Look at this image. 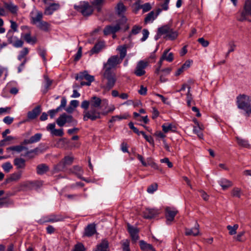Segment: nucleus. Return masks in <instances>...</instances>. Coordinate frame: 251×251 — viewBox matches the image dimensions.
Returning <instances> with one entry per match:
<instances>
[{
  "label": "nucleus",
  "instance_id": "f257e3e1",
  "mask_svg": "<svg viewBox=\"0 0 251 251\" xmlns=\"http://www.w3.org/2000/svg\"><path fill=\"white\" fill-rule=\"evenodd\" d=\"M90 109L84 112L83 119L84 121L90 119L95 121L101 118V112L100 111L101 99L96 96L92 97L90 100Z\"/></svg>",
  "mask_w": 251,
  "mask_h": 251
},
{
  "label": "nucleus",
  "instance_id": "f03ea898",
  "mask_svg": "<svg viewBox=\"0 0 251 251\" xmlns=\"http://www.w3.org/2000/svg\"><path fill=\"white\" fill-rule=\"evenodd\" d=\"M30 23L35 25L38 28L45 32H48L50 29V24L43 20V14L36 9H34L29 15Z\"/></svg>",
  "mask_w": 251,
  "mask_h": 251
},
{
  "label": "nucleus",
  "instance_id": "7ed1b4c3",
  "mask_svg": "<svg viewBox=\"0 0 251 251\" xmlns=\"http://www.w3.org/2000/svg\"><path fill=\"white\" fill-rule=\"evenodd\" d=\"M236 103L238 108L243 110L249 116L251 113V98L246 95H239L236 98Z\"/></svg>",
  "mask_w": 251,
  "mask_h": 251
},
{
  "label": "nucleus",
  "instance_id": "20e7f679",
  "mask_svg": "<svg viewBox=\"0 0 251 251\" xmlns=\"http://www.w3.org/2000/svg\"><path fill=\"white\" fill-rule=\"evenodd\" d=\"M237 20L240 22L247 21L251 22V0L245 1L243 9L237 17Z\"/></svg>",
  "mask_w": 251,
  "mask_h": 251
},
{
  "label": "nucleus",
  "instance_id": "39448f33",
  "mask_svg": "<svg viewBox=\"0 0 251 251\" xmlns=\"http://www.w3.org/2000/svg\"><path fill=\"white\" fill-rule=\"evenodd\" d=\"M159 32L165 35V38L171 40L176 39L178 36V32L176 30H174L169 25L159 27Z\"/></svg>",
  "mask_w": 251,
  "mask_h": 251
},
{
  "label": "nucleus",
  "instance_id": "423d86ee",
  "mask_svg": "<svg viewBox=\"0 0 251 251\" xmlns=\"http://www.w3.org/2000/svg\"><path fill=\"white\" fill-rule=\"evenodd\" d=\"M121 63L118 55H112L108 59L106 63H103V70L105 72H112L111 70Z\"/></svg>",
  "mask_w": 251,
  "mask_h": 251
},
{
  "label": "nucleus",
  "instance_id": "0eeeda50",
  "mask_svg": "<svg viewBox=\"0 0 251 251\" xmlns=\"http://www.w3.org/2000/svg\"><path fill=\"white\" fill-rule=\"evenodd\" d=\"M56 123L59 126H63L66 123L76 126L77 124V121L74 119L72 115L63 113L57 119Z\"/></svg>",
  "mask_w": 251,
  "mask_h": 251
},
{
  "label": "nucleus",
  "instance_id": "6e6552de",
  "mask_svg": "<svg viewBox=\"0 0 251 251\" xmlns=\"http://www.w3.org/2000/svg\"><path fill=\"white\" fill-rule=\"evenodd\" d=\"M103 75L107 80L104 88L105 90L109 91L115 86L117 80L116 75L112 72L104 71Z\"/></svg>",
  "mask_w": 251,
  "mask_h": 251
},
{
  "label": "nucleus",
  "instance_id": "1a4fd4ad",
  "mask_svg": "<svg viewBox=\"0 0 251 251\" xmlns=\"http://www.w3.org/2000/svg\"><path fill=\"white\" fill-rule=\"evenodd\" d=\"M74 8L84 16H90L93 11V7L88 2H85L81 3L78 5H75Z\"/></svg>",
  "mask_w": 251,
  "mask_h": 251
},
{
  "label": "nucleus",
  "instance_id": "9d476101",
  "mask_svg": "<svg viewBox=\"0 0 251 251\" xmlns=\"http://www.w3.org/2000/svg\"><path fill=\"white\" fill-rule=\"evenodd\" d=\"M14 32L12 30H9L6 34V37L9 44H12L15 48H20L23 45L22 40L19 39L16 36H14Z\"/></svg>",
  "mask_w": 251,
  "mask_h": 251
},
{
  "label": "nucleus",
  "instance_id": "9b49d317",
  "mask_svg": "<svg viewBox=\"0 0 251 251\" xmlns=\"http://www.w3.org/2000/svg\"><path fill=\"white\" fill-rule=\"evenodd\" d=\"M149 65V62L141 60L139 61L134 70V73L137 76H141L146 74L145 69Z\"/></svg>",
  "mask_w": 251,
  "mask_h": 251
},
{
  "label": "nucleus",
  "instance_id": "f8f14e48",
  "mask_svg": "<svg viewBox=\"0 0 251 251\" xmlns=\"http://www.w3.org/2000/svg\"><path fill=\"white\" fill-rule=\"evenodd\" d=\"M126 11V7L122 2L120 1L117 3L115 7V11L119 16L121 17V19L119 21L124 24H126L127 21V18L124 16Z\"/></svg>",
  "mask_w": 251,
  "mask_h": 251
},
{
  "label": "nucleus",
  "instance_id": "ddd939ff",
  "mask_svg": "<svg viewBox=\"0 0 251 251\" xmlns=\"http://www.w3.org/2000/svg\"><path fill=\"white\" fill-rule=\"evenodd\" d=\"M124 23L118 21L117 24L115 25H108L105 27L103 29V33L104 35H108L110 34H115L121 28V25H124Z\"/></svg>",
  "mask_w": 251,
  "mask_h": 251
},
{
  "label": "nucleus",
  "instance_id": "4468645a",
  "mask_svg": "<svg viewBox=\"0 0 251 251\" xmlns=\"http://www.w3.org/2000/svg\"><path fill=\"white\" fill-rule=\"evenodd\" d=\"M64 219V217L61 215H56V214H50L46 216L43 217L42 219L41 220V221L42 220V222H41V223H55L58 222H60L63 221Z\"/></svg>",
  "mask_w": 251,
  "mask_h": 251
},
{
  "label": "nucleus",
  "instance_id": "2eb2a0df",
  "mask_svg": "<svg viewBox=\"0 0 251 251\" xmlns=\"http://www.w3.org/2000/svg\"><path fill=\"white\" fill-rule=\"evenodd\" d=\"M75 79L79 80L85 79L88 82L87 86H89L91 82L94 80V76L89 75L87 72L85 71L77 74L75 76Z\"/></svg>",
  "mask_w": 251,
  "mask_h": 251
},
{
  "label": "nucleus",
  "instance_id": "dca6fc26",
  "mask_svg": "<svg viewBox=\"0 0 251 251\" xmlns=\"http://www.w3.org/2000/svg\"><path fill=\"white\" fill-rule=\"evenodd\" d=\"M74 160V157L71 156H66L64 158L63 162H60L58 165L55 167V169L56 171H62L66 165H71Z\"/></svg>",
  "mask_w": 251,
  "mask_h": 251
},
{
  "label": "nucleus",
  "instance_id": "f3484780",
  "mask_svg": "<svg viewBox=\"0 0 251 251\" xmlns=\"http://www.w3.org/2000/svg\"><path fill=\"white\" fill-rule=\"evenodd\" d=\"M160 213L156 208H146L143 212V217L145 219H152L158 215Z\"/></svg>",
  "mask_w": 251,
  "mask_h": 251
},
{
  "label": "nucleus",
  "instance_id": "a211bd4d",
  "mask_svg": "<svg viewBox=\"0 0 251 251\" xmlns=\"http://www.w3.org/2000/svg\"><path fill=\"white\" fill-rule=\"evenodd\" d=\"M4 194L3 190H0V208L7 207L13 204V201L7 197H1Z\"/></svg>",
  "mask_w": 251,
  "mask_h": 251
},
{
  "label": "nucleus",
  "instance_id": "6ab92c4d",
  "mask_svg": "<svg viewBox=\"0 0 251 251\" xmlns=\"http://www.w3.org/2000/svg\"><path fill=\"white\" fill-rule=\"evenodd\" d=\"M177 213V210L172 209L169 207L166 208V218L167 219L166 222L167 224H170L173 221Z\"/></svg>",
  "mask_w": 251,
  "mask_h": 251
},
{
  "label": "nucleus",
  "instance_id": "aec40b11",
  "mask_svg": "<svg viewBox=\"0 0 251 251\" xmlns=\"http://www.w3.org/2000/svg\"><path fill=\"white\" fill-rule=\"evenodd\" d=\"M96 232V225L94 224L88 225L85 228L84 236L91 237Z\"/></svg>",
  "mask_w": 251,
  "mask_h": 251
},
{
  "label": "nucleus",
  "instance_id": "412c9836",
  "mask_svg": "<svg viewBox=\"0 0 251 251\" xmlns=\"http://www.w3.org/2000/svg\"><path fill=\"white\" fill-rule=\"evenodd\" d=\"M41 112V108L40 105L34 108L31 111L27 113V117L29 119H35Z\"/></svg>",
  "mask_w": 251,
  "mask_h": 251
},
{
  "label": "nucleus",
  "instance_id": "4be33fe9",
  "mask_svg": "<svg viewBox=\"0 0 251 251\" xmlns=\"http://www.w3.org/2000/svg\"><path fill=\"white\" fill-rule=\"evenodd\" d=\"M44 82L43 89L42 90V93L43 94H46L48 92V91L50 89V86L51 85L52 83V80L50 79L47 75H44Z\"/></svg>",
  "mask_w": 251,
  "mask_h": 251
},
{
  "label": "nucleus",
  "instance_id": "5701e85b",
  "mask_svg": "<svg viewBox=\"0 0 251 251\" xmlns=\"http://www.w3.org/2000/svg\"><path fill=\"white\" fill-rule=\"evenodd\" d=\"M199 234V225L196 223L194 227L185 229V235L187 236H197Z\"/></svg>",
  "mask_w": 251,
  "mask_h": 251
},
{
  "label": "nucleus",
  "instance_id": "b1692460",
  "mask_svg": "<svg viewBox=\"0 0 251 251\" xmlns=\"http://www.w3.org/2000/svg\"><path fill=\"white\" fill-rule=\"evenodd\" d=\"M128 231L129 232L132 239L134 241H137L139 239V230L136 227H134L129 225H128Z\"/></svg>",
  "mask_w": 251,
  "mask_h": 251
},
{
  "label": "nucleus",
  "instance_id": "393cba45",
  "mask_svg": "<svg viewBox=\"0 0 251 251\" xmlns=\"http://www.w3.org/2000/svg\"><path fill=\"white\" fill-rule=\"evenodd\" d=\"M13 163L17 169H24L25 167V160L21 157H17L14 159Z\"/></svg>",
  "mask_w": 251,
  "mask_h": 251
},
{
  "label": "nucleus",
  "instance_id": "a878e982",
  "mask_svg": "<svg viewBox=\"0 0 251 251\" xmlns=\"http://www.w3.org/2000/svg\"><path fill=\"white\" fill-rule=\"evenodd\" d=\"M104 46V42L103 41H99L90 50V54H93L98 53L101 50Z\"/></svg>",
  "mask_w": 251,
  "mask_h": 251
},
{
  "label": "nucleus",
  "instance_id": "bb28decb",
  "mask_svg": "<svg viewBox=\"0 0 251 251\" xmlns=\"http://www.w3.org/2000/svg\"><path fill=\"white\" fill-rule=\"evenodd\" d=\"M49 171V167L46 164H40L37 166L36 173L39 175H43Z\"/></svg>",
  "mask_w": 251,
  "mask_h": 251
},
{
  "label": "nucleus",
  "instance_id": "cd10ccee",
  "mask_svg": "<svg viewBox=\"0 0 251 251\" xmlns=\"http://www.w3.org/2000/svg\"><path fill=\"white\" fill-rule=\"evenodd\" d=\"M139 245L143 251H155V249L151 244H148L144 240H141L139 242Z\"/></svg>",
  "mask_w": 251,
  "mask_h": 251
},
{
  "label": "nucleus",
  "instance_id": "c85d7f7f",
  "mask_svg": "<svg viewBox=\"0 0 251 251\" xmlns=\"http://www.w3.org/2000/svg\"><path fill=\"white\" fill-rule=\"evenodd\" d=\"M4 5L5 8L8 10L11 13L13 14L17 13L18 7L12 2H5L4 3Z\"/></svg>",
  "mask_w": 251,
  "mask_h": 251
},
{
  "label": "nucleus",
  "instance_id": "c756f323",
  "mask_svg": "<svg viewBox=\"0 0 251 251\" xmlns=\"http://www.w3.org/2000/svg\"><path fill=\"white\" fill-rule=\"evenodd\" d=\"M59 5L57 3H51L48 7H46L45 10V14L46 15H51L53 12L58 9Z\"/></svg>",
  "mask_w": 251,
  "mask_h": 251
},
{
  "label": "nucleus",
  "instance_id": "7c9ffc66",
  "mask_svg": "<svg viewBox=\"0 0 251 251\" xmlns=\"http://www.w3.org/2000/svg\"><path fill=\"white\" fill-rule=\"evenodd\" d=\"M218 183L224 190L231 187L232 185V183L230 181L224 178H221L218 180Z\"/></svg>",
  "mask_w": 251,
  "mask_h": 251
},
{
  "label": "nucleus",
  "instance_id": "2f4dec72",
  "mask_svg": "<svg viewBox=\"0 0 251 251\" xmlns=\"http://www.w3.org/2000/svg\"><path fill=\"white\" fill-rule=\"evenodd\" d=\"M117 50L119 51L120 53L119 59L122 62L126 55V45L118 46L117 48Z\"/></svg>",
  "mask_w": 251,
  "mask_h": 251
},
{
  "label": "nucleus",
  "instance_id": "473e14b6",
  "mask_svg": "<svg viewBox=\"0 0 251 251\" xmlns=\"http://www.w3.org/2000/svg\"><path fill=\"white\" fill-rule=\"evenodd\" d=\"M108 246V241L106 240H103L100 244L97 245L95 251H107Z\"/></svg>",
  "mask_w": 251,
  "mask_h": 251
},
{
  "label": "nucleus",
  "instance_id": "72a5a7b5",
  "mask_svg": "<svg viewBox=\"0 0 251 251\" xmlns=\"http://www.w3.org/2000/svg\"><path fill=\"white\" fill-rule=\"evenodd\" d=\"M72 173L75 174L78 178L85 180V179L82 177L83 171L81 167L75 166L72 169Z\"/></svg>",
  "mask_w": 251,
  "mask_h": 251
},
{
  "label": "nucleus",
  "instance_id": "f704fd0d",
  "mask_svg": "<svg viewBox=\"0 0 251 251\" xmlns=\"http://www.w3.org/2000/svg\"><path fill=\"white\" fill-rule=\"evenodd\" d=\"M39 182L38 181H28L25 182L23 184L24 187L27 189H33L39 186Z\"/></svg>",
  "mask_w": 251,
  "mask_h": 251
},
{
  "label": "nucleus",
  "instance_id": "c9c22d12",
  "mask_svg": "<svg viewBox=\"0 0 251 251\" xmlns=\"http://www.w3.org/2000/svg\"><path fill=\"white\" fill-rule=\"evenodd\" d=\"M236 139L239 146L244 148H250V145L247 140L239 137H236Z\"/></svg>",
  "mask_w": 251,
  "mask_h": 251
},
{
  "label": "nucleus",
  "instance_id": "e433bc0d",
  "mask_svg": "<svg viewBox=\"0 0 251 251\" xmlns=\"http://www.w3.org/2000/svg\"><path fill=\"white\" fill-rule=\"evenodd\" d=\"M39 149L38 148H36L35 149H34L33 150H30L29 151H27L25 153L24 155H23L24 156H26L28 157L29 158H33L35 157V156L37 155L38 151H39Z\"/></svg>",
  "mask_w": 251,
  "mask_h": 251
},
{
  "label": "nucleus",
  "instance_id": "4c0bfd02",
  "mask_svg": "<svg viewBox=\"0 0 251 251\" xmlns=\"http://www.w3.org/2000/svg\"><path fill=\"white\" fill-rule=\"evenodd\" d=\"M7 150L12 151H16L18 153H20L23 151L27 150V148L22 145H18L10 147L7 148Z\"/></svg>",
  "mask_w": 251,
  "mask_h": 251
},
{
  "label": "nucleus",
  "instance_id": "58836bf2",
  "mask_svg": "<svg viewBox=\"0 0 251 251\" xmlns=\"http://www.w3.org/2000/svg\"><path fill=\"white\" fill-rule=\"evenodd\" d=\"M24 39L27 43L31 44H34L36 42V38L31 37L30 33H26L24 36Z\"/></svg>",
  "mask_w": 251,
  "mask_h": 251
},
{
  "label": "nucleus",
  "instance_id": "ea45409f",
  "mask_svg": "<svg viewBox=\"0 0 251 251\" xmlns=\"http://www.w3.org/2000/svg\"><path fill=\"white\" fill-rule=\"evenodd\" d=\"M128 115L125 114L123 115H116L111 117L109 122L114 123L117 121H120L123 119H126L128 117Z\"/></svg>",
  "mask_w": 251,
  "mask_h": 251
},
{
  "label": "nucleus",
  "instance_id": "a19ab883",
  "mask_svg": "<svg viewBox=\"0 0 251 251\" xmlns=\"http://www.w3.org/2000/svg\"><path fill=\"white\" fill-rule=\"evenodd\" d=\"M170 49H167L164 50L162 55H165V60L171 62L174 60V54L172 52L168 53Z\"/></svg>",
  "mask_w": 251,
  "mask_h": 251
},
{
  "label": "nucleus",
  "instance_id": "79ce46f5",
  "mask_svg": "<svg viewBox=\"0 0 251 251\" xmlns=\"http://www.w3.org/2000/svg\"><path fill=\"white\" fill-rule=\"evenodd\" d=\"M67 103V100L65 97L62 98L61 100L60 105L57 107L56 109H53L56 113L58 112L59 111L61 110L63 108H64L66 107Z\"/></svg>",
  "mask_w": 251,
  "mask_h": 251
},
{
  "label": "nucleus",
  "instance_id": "37998d69",
  "mask_svg": "<svg viewBox=\"0 0 251 251\" xmlns=\"http://www.w3.org/2000/svg\"><path fill=\"white\" fill-rule=\"evenodd\" d=\"M29 50L28 48H24L21 51L18 56V59L22 60L23 58H25L26 55L28 53Z\"/></svg>",
  "mask_w": 251,
  "mask_h": 251
},
{
  "label": "nucleus",
  "instance_id": "c03bdc74",
  "mask_svg": "<svg viewBox=\"0 0 251 251\" xmlns=\"http://www.w3.org/2000/svg\"><path fill=\"white\" fill-rule=\"evenodd\" d=\"M238 227L239 226L237 224H235L233 226L230 225L227 226V229L229 231V234L231 235L235 234Z\"/></svg>",
  "mask_w": 251,
  "mask_h": 251
},
{
  "label": "nucleus",
  "instance_id": "a18cd8bd",
  "mask_svg": "<svg viewBox=\"0 0 251 251\" xmlns=\"http://www.w3.org/2000/svg\"><path fill=\"white\" fill-rule=\"evenodd\" d=\"M1 167L6 173H8L13 168V166L10 162H6L2 164Z\"/></svg>",
  "mask_w": 251,
  "mask_h": 251
},
{
  "label": "nucleus",
  "instance_id": "49530a36",
  "mask_svg": "<svg viewBox=\"0 0 251 251\" xmlns=\"http://www.w3.org/2000/svg\"><path fill=\"white\" fill-rule=\"evenodd\" d=\"M141 29H142V27L141 26L137 25H134L132 27V29L130 32L129 35V37H130L132 34L136 35L137 34L139 33V32L140 31Z\"/></svg>",
  "mask_w": 251,
  "mask_h": 251
},
{
  "label": "nucleus",
  "instance_id": "de8ad7c7",
  "mask_svg": "<svg viewBox=\"0 0 251 251\" xmlns=\"http://www.w3.org/2000/svg\"><path fill=\"white\" fill-rule=\"evenodd\" d=\"M231 195L233 197L240 198L241 195V190L239 188H234L231 192Z\"/></svg>",
  "mask_w": 251,
  "mask_h": 251
},
{
  "label": "nucleus",
  "instance_id": "09e8293b",
  "mask_svg": "<svg viewBox=\"0 0 251 251\" xmlns=\"http://www.w3.org/2000/svg\"><path fill=\"white\" fill-rule=\"evenodd\" d=\"M42 137L41 133H36L33 136H32L30 139L31 141L32 144L38 142L39 141Z\"/></svg>",
  "mask_w": 251,
  "mask_h": 251
},
{
  "label": "nucleus",
  "instance_id": "8fccbe9b",
  "mask_svg": "<svg viewBox=\"0 0 251 251\" xmlns=\"http://www.w3.org/2000/svg\"><path fill=\"white\" fill-rule=\"evenodd\" d=\"M157 183L152 184L148 187L147 191L150 194H152L157 190Z\"/></svg>",
  "mask_w": 251,
  "mask_h": 251
},
{
  "label": "nucleus",
  "instance_id": "3c124183",
  "mask_svg": "<svg viewBox=\"0 0 251 251\" xmlns=\"http://www.w3.org/2000/svg\"><path fill=\"white\" fill-rule=\"evenodd\" d=\"M154 13L153 11H151L147 15L145 19V22L148 23L150 21H152L154 20L155 17H154Z\"/></svg>",
  "mask_w": 251,
  "mask_h": 251
},
{
  "label": "nucleus",
  "instance_id": "603ef678",
  "mask_svg": "<svg viewBox=\"0 0 251 251\" xmlns=\"http://www.w3.org/2000/svg\"><path fill=\"white\" fill-rule=\"evenodd\" d=\"M140 8L143 9V12H147L151 9V6L149 3H146L140 6Z\"/></svg>",
  "mask_w": 251,
  "mask_h": 251
},
{
  "label": "nucleus",
  "instance_id": "864d4df0",
  "mask_svg": "<svg viewBox=\"0 0 251 251\" xmlns=\"http://www.w3.org/2000/svg\"><path fill=\"white\" fill-rule=\"evenodd\" d=\"M85 250L84 245L82 243H79L75 245L73 251H85Z\"/></svg>",
  "mask_w": 251,
  "mask_h": 251
},
{
  "label": "nucleus",
  "instance_id": "5fc2aeb1",
  "mask_svg": "<svg viewBox=\"0 0 251 251\" xmlns=\"http://www.w3.org/2000/svg\"><path fill=\"white\" fill-rule=\"evenodd\" d=\"M193 132L197 134L200 138H202L203 136L202 133L201 132V128L199 126H194Z\"/></svg>",
  "mask_w": 251,
  "mask_h": 251
},
{
  "label": "nucleus",
  "instance_id": "6e6d98bb",
  "mask_svg": "<svg viewBox=\"0 0 251 251\" xmlns=\"http://www.w3.org/2000/svg\"><path fill=\"white\" fill-rule=\"evenodd\" d=\"M51 134L56 136H62L64 134L63 130L62 128L59 129L55 128V129L53 130V131L52 132Z\"/></svg>",
  "mask_w": 251,
  "mask_h": 251
},
{
  "label": "nucleus",
  "instance_id": "4d7b16f0",
  "mask_svg": "<svg viewBox=\"0 0 251 251\" xmlns=\"http://www.w3.org/2000/svg\"><path fill=\"white\" fill-rule=\"evenodd\" d=\"M173 126L172 124H164L162 126V130L165 133H167L172 130Z\"/></svg>",
  "mask_w": 251,
  "mask_h": 251
},
{
  "label": "nucleus",
  "instance_id": "13d9d810",
  "mask_svg": "<svg viewBox=\"0 0 251 251\" xmlns=\"http://www.w3.org/2000/svg\"><path fill=\"white\" fill-rule=\"evenodd\" d=\"M10 22L11 24V25H10L11 29L10 30H12L13 32L18 31L17 24L15 22H14L12 20H10Z\"/></svg>",
  "mask_w": 251,
  "mask_h": 251
},
{
  "label": "nucleus",
  "instance_id": "bf43d9fd",
  "mask_svg": "<svg viewBox=\"0 0 251 251\" xmlns=\"http://www.w3.org/2000/svg\"><path fill=\"white\" fill-rule=\"evenodd\" d=\"M198 41L203 47H207L209 44V42L207 40H205L203 38H200L198 39Z\"/></svg>",
  "mask_w": 251,
  "mask_h": 251
},
{
  "label": "nucleus",
  "instance_id": "052dcab7",
  "mask_svg": "<svg viewBox=\"0 0 251 251\" xmlns=\"http://www.w3.org/2000/svg\"><path fill=\"white\" fill-rule=\"evenodd\" d=\"M245 232L244 231L239 232L237 236L235 237L236 241L239 242H243L245 240L243 239V236L244 235Z\"/></svg>",
  "mask_w": 251,
  "mask_h": 251
},
{
  "label": "nucleus",
  "instance_id": "680f3d73",
  "mask_svg": "<svg viewBox=\"0 0 251 251\" xmlns=\"http://www.w3.org/2000/svg\"><path fill=\"white\" fill-rule=\"evenodd\" d=\"M143 37L141 39L142 42H144L148 38L149 32L148 29H144L142 31Z\"/></svg>",
  "mask_w": 251,
  "mask_h": 251
},
{
  "label": "nucleus",
  "instance_id": "e2e57ef3",
  "mask_svg": "<svg viewBox=\"0 0 251 251\" xmlns=\"http://www.w3.org/2000/svg\"><path fill=\"white\" fill-rule=\"evenodd\" d=\"M89 105H90V100H83L81 104V107L85 110H87Z\"/></svg>",
  "mask_w": 251,
  "mask_h": 251
},
{
  "label": "nucleus",
  "instance_id": "0e129e2a",
  "mask_svg": "<svg viewBox=\"0 0 251 251\" xmlns=\"http://www.w3.org/2000/svg\"><path fill=\"white\" fill-rule=\"evenodd\" d=\"M82 55V48L80 47L75 56V61H78Z\"/></svg>",
  "mask_w": 251,
  "mask_h": 251
},
{
  "label": "nucleus",
  "instance_id": "69168bd1",
  "mask_svg": "<svg viewBox=\"0 0 251 251\" xmlns=\"http://www.w3.org/2000/svg\"><path fill=\"white\" fill-rule=\"evenodd\" d=\"M160 162L161 163H166L168 167L170 168H171L173 167V164L172 162H171L169 159L167 157L166 158H164L163 159H162L160 160Z\"/></svg>",
  "mask_w": 251,
  "mask_h": 251
},
{
  "label": "nucleus",
  "instance_id": "338daca9",
  "mask_svg": "<svg viewBox=\"0 0 251 251\" xmlns=\"http://www.w3.org/2000/svg\"><path fill=\"white\" fill-rule=\"evenodd\" d=\"M14 118L10 116H6L3 119V122L7 125H10L13 121Z\"/></svg>",
  "mask_w": 251,
  "mask_h": 251
},
{
  "label": "nucleus",
  "instance_id": "774afa93",
  "mask_svg": "<svg viewBox=\"0 0 251 251\" xmlns=\"http://www.w3.org/2000/svg\"><path fill=\"white\" fill-rule=\"evenodd\" d=\"M228 46L229 47V52H231L234 50L236 45L233 41H230L228 43Z\"/></svg>",
  "mask_w": 251,
  "mask_h": 251
}]
</instances>
